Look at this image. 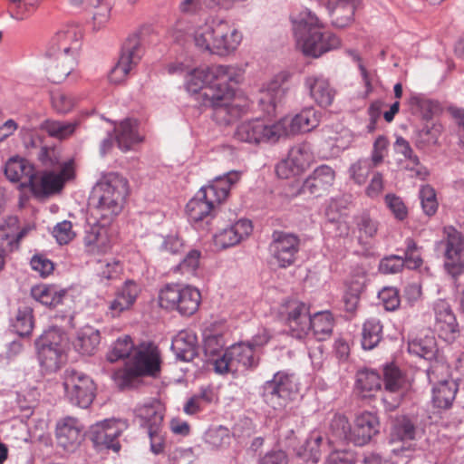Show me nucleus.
I'll return each instance as SVG.
<instances>
[{
	"label": "nucleus",
	"instance_id": "nucleus-1",
	"mask_svg": "<svg viewBox=\"0 0 464 464\" xmlns=\"http://www.w3.org/2000/svg\"><path fill=\"white\" fill-rule=\"evenodd\" d=\"M166 70L169 74H185L186 92L201 105L210 107L213 119L218 123L230 124L246 112V105L236 96L230 85L242 81L240 67L211 64L192 68L183 62H174L169 63Z\"/></svg>",
	"mask_w": 464,
	"mask_h": 464
},
{
	"label": "nucleus",
	"instance_id": "nucleus-2",
	"mask_svg": "<svg viewBox=\"0 0 464 464\" xmlns=\"http://www.w3.org/2000/svg\"><path fill=\"white\" fill-rule=\"evenodd\" d=\"M190 35L197 49L219 57L233 54L243 41V34L235 24L217 16L195 25Z\"/></svg>",
	"mask_w": 464,
	"mask_h": 464
},
{
	"label": "nucleus",
	"instance_id": "nucleus-3",
	"mask_svg": "<svg viewBox=\"0 0 464 464\" xmlns=\"http://www.w3.org/2000/svg\"><path fill=\"white\" fill-rule=\"evenodd\" d=\"M293 24L296 45L307 56L318 58L341 46L339 37L325 31L324 24L309 10L302 11Z\"/></svg>",
	"mask_w": 464,
	"mask_h": 464
},
{
	"label": "nucleus",
	"instance_id": "nucleus-4",
	"mask_svg": "<svg viewBox=\"0 0 464 464\" xmlns=\"http://www.w3.org/2000/svg\"><path fill=\"white\" fill-rule=\"evenodd\" d=\"M240 172L232 170L202 187L187 203L186 214L188 220L198 223L209 218L216 208L227 199L231 188L240 179Z\"/></svg>",
	"mask_w": 464,
	"mask_h": 464
},
{
	"label": "nucleus",
	"instance_id": "nucleus-5",
	"mask_svg": "<svg viewBox=\"0 0 464 464\" xmlns=\"http://www.w3.org/2000/svg\"><path fill=\"white\" fill-rule=\"evenodd\" d=\"M128 193V181L124 177L114 172L103 175L91 198L95 218L111 221L121 212Z\"/></svg>",
	"mask_w": 464,
	"mask_h": 464
},
{
	"label": "nucleus",
	"instance_id": "nucleus-6",
	"mask_svg": "<svg viewBox=\"0 0 464 464\" xmlns=\"http://www.w3.org/2000/svg\"><path fill=\"white\" fill-rule=\"evenodd\" d=\"M286 321L290 335L298 340L304 339L312 330L316 340L324 341L330 337L334 327L330 312H319L310 317L308 307L297 301L288 304Z\"/></svg>",
	"mask_w": 464,
	"mask_h": 464
},
{
	"label": "nucleus",
	"instance_id": "nucleus-7",
	"mask_svg": "<svg viewBox=\"0 0 464 464\" xmlns=\"http://www.w3.org/2000/svg\"><path fill=\"white\" fill-rule=\"evenodd\" d=\"M380 422L378 417L370 411L358 414L353 425L341 414H335L330 423V444L338 441H351L355 445L367 444L373 436L379 432Z\"/></svg>",
	"mask_w": 464,
	"mask_h": 464
},
{
	"label": "nucleus",
	"instance_id": "nucleus-8",
	"mask_svg": "<svg viewBox=\"0 0 464 464\" xmlns=\"http://www.w3.org/2000/svg\"><path fill=\"white\" fill-rule=\"evenodd\" d=\"M160 363L159 349L153 344L143 343L135 348L124 368L114 373V378L121 386H129L136 377L157 376L160 371Z\"/></svg>",
	"mask_w": 464,
	"mask_h": 464
},
{
	"label": "nucleus",
	"instance_id": "nucleus-9",
	"mask_svg": "<svg viewBox=\"0 0 464 464\" xmlns=\"http://www.w3.org/2000/svg\"><path fill=\"white\" fill-rule=\"evenodd\" d=\"M66 334L59 328H50L36 341L38 360L43 370L56 372L65 362Z\"/></svg>",
	"mask_w": 464,
	"mask_h": 464
},
{
	"label": "nucleus",
	"instance_id": "nucleus-10",
	"mask_svg": "<svg viewBox=\"0 0 464 464\" xmlns=\"http://www.w3.org/2000/svg\"><path fill=\"white\" fill-rule=\"evenodd\" d=\"M200 302V292L191 285H167L159 293L160 305L167 310L177 311L181 315L195 314Z\"/></svg>",
	"mask_w": 464,
	"mask_h": 464
},
{
	"label": "nucleus",
	"instance_id": "nucleus-11",
	"mask_svg": "<svg viewBox=\"0 0 464 464\" xmlns=\"http://www.w3.org/2000/svg\"><path fill=\"white\" fill-rule=\"evenodd\" d=\"M76 175L75 162L65 160L60 169H50L35 174L30 190L36 198H47L62 191L64 185L73 180Z\"/></svg>",
	"mask_w": 464,
	"mask_h": 464
},
{
	"label": "nucleus",
	"instance_id": "nucleus-12",
	"mask_svg": "<svg viewBox=\"0 0 464 464\" xmlns=\"http://www.w3.org/2000/svg\"><path fill=\"white\" fill-rule=\"evenodd\" d=\"M257 364L256 351L248 343L233 344L221 356L213 359L214 370L218 374H234L254 368Z\"/></svg>",
	"mask_w": 464,
	"mask_h": 464
},
{
	"label": "nucleus",
	"instance_id": "nucleus-13",
	"mask_svg": "<svg viewBox=\"0 0 464 464\" xmlns=\"http://www.w3.org/2000/svg\"><path fill=\"white\" fill-rule=\"evenodd\" d=\"M297 391L294 376L278 372L263 384L261 395L267 406L276 411H281L293 400Z\"/></svg>",
	"mask_w": 464,
	"mask_h": 464
},
{
	"label": "nucleus",
	"instance_id": "nucleus-14",
	"mask_svg": "<svg viewBox=\"0 0 464 464\" xmlns=\"http://www.w3.org/2000/svg\"><path fill=\"white\" fill-rule=\"evenodd\" d=\"M236 140L248 144L276 143L280 139L277 121L269 123L261 118L241 121L234 132Z\"/></svg>",
	"mask_w": 464,
	"mask_h": 464
},
{
	"label": "nucleus",
	"instance_id": "nucleus-15",
	"mask_svg": "<svg viewBox=\"0 0 464 464\" xmlns=\"http://www.w3.org/2000/svg\"><path fill=\"white\" fill-rule=\"evenodd\" d=\"M63 387L70 402L83 409L88 408L95 397L96 386L92 379L74 369L65 370Z\"/></svg>",
	"mask_w": 464,
	"mask_h": 464
},
{
	"label": "nucleus",
	"instance_id": "nucleus-16",
	"mask_svg": "<svg viewBox=\"0 0 464 464\" xmlns=\"http://www.w3.org/2000/svg\"><path fill=\"white\" fill-rule=\"evenodd\" d=\"M314 160L312 147L307 142L294 145L285 159L282 160L276 168L280 179H292L304 173Z\"/></svg>",
	"mask_w": 464,
	"mask_h": 464
},
{
	"label": "nucleus",
	"instance_id": "nucleus-17",
	"mask_svg": "<svg viewBox=\"0 0 464 464\" xmlns=\"http://www.w3.org/2000/svg\"><path fill=\"white\" fill-rule=\"evenodd\" d=\"M33 229L29 224L20 226L14 216L7 217L0 221V270L5 264L6 256L18 250L22 239Z\"/></svg>",
	"mask_w": 464,
	"mask_h": 464
},
{
	"label": "nucleus",
	"instance_id": "nucleus-18",
	"mask_svg": "<svg viewBox=\"0 0 464 464\" xmlns=\"http://www.w3.org/2000/svg\"><path fill=\"white\" fill-rule=\"evenodd\" d=\"M38 63L51 82L60 83L74 72L78 56L49 50L39 59Z\"/></svg>",
	"mask_w": 464,
	"mask_h": 464
},
{
	"label": "nucleus",
	"instance_id": "nucleus-19",
	"mask_svg": "<svg viewBox=\"0 0 464 464\" xmlns=\"http://www.w3.org/2000/svg\"><path fill=\"white\" fill-rule=\"evenodd\" d=\"M444 364L433 362L427 371L430 382L433 383L431 389V402L435 408L443 410L452 405L458 391V384L452 379L438 380V372L445 370Z\"/></svg>",
	"mask_w": 464,
	"mask_h": 464
},
{
	"label": "nucleus",
	"instance_id": "nucleus-20",
	"mask_svg": "<svg viewBox=\"0 0 464 464\" xmlns=\"http://www.w3.org/2000/svg\"><path fill=\"white\" fill-rule=\"evenodd\" d=\"M320 121L321 113L313 107L295 115H285L277 121L281 139L309 132L319 125Z\"/></svg>",
	"mask_w": 464,
	"mask_h": 464
},
{
	"label": "nucleus",
	"instance_id": "nucleus-21",
	"mask_svg": "<svg viewBox=\"0 0 464 464\" xmlns=\"http://www.w3.org/2000/svg\"><path fill=\"white\" fill-rule=\"evenodd\" d=\"M334 179V170L327 165H322L317 167L302 184L297 182L296 188L288 195L296 197L302 194H309L319 197L329 190Z\"/></svg>",
	"mask_w": 464,
	"mask_h": 464
},
{
	"label": "nucleus",
	"instance_id": "nucleus-22",
	"mask_svg": "<svg viewBox=\"0 0 464 464\" xmlns=\"http://www.w3.org/2000/svg\"><path fill=\"white\" fill-rule=\"evenodd\" d=\"M127 428L128 422L126 420H104L92 426L91 437L96 445L111 449L113 451L117 452L121 448L117 439Z\"/></svg>",
	"mask_w": 464,
	"mask_h": 464
},
{
	"label": "nucleus",
	"instance_id": "nucleus-23",
	"mask_svg": "<svg viewBox=\"0 0 464 464\" xmlns=\"http://www.w3.org/2000/svg\"><path fill=\"white\" fill-rule=\"evenodd\" d=\"M287 74L280 72L262 86L258 103L265 112L275 113L277 107L284 102L287 92V88L285 86Z\"/></svg>",
	"mask_w": 464,
	"mask_h": 464
},
{
	"label": "nucleus",
	"instance_id": "nucleus-24",
	"mask_svg": "<svg viewBox=\"0 0 464 464\" xmlns=\"http://www.w3.org/2000/svg\"><path fill=\"white\" fill-rule=\"evenodd\" d=\"M111 221L100 219L88 224L83 237L85 251L92 256L106 254L111 248V238L107 225Z\"/></svg>",
	"mask_w": 464,
	"mask_h": 464
},
{
	"label": "nucleus",
	"instance_id": "nucleus-25",
	"mask_svg": "<svg viewBox=\"0 0 464 464\" xmlns=\"http://www.w3.org/2000/svg\"><path fill=\"white\" fill-rule=\"evenodd\" d=\"M304 87L310 99L318 106L327 108L333 104L336 92L325 75L319 72L306 75Z\"/></svg>",
	"mask_w": 464,
	"mask_h": 464
},
{
	"label": "nucleus",
	"instance_id": "nucleus-26",
	"mask_svg": "<svg viewBox=\"0 0 464 464\" xmlns=\"http://www.w3.org/2000/svg\"><path fill=\"white\" fill-rule=\"evenodd\" d=\"M57 444L66 451H74L84 438L83 426L72 417H64L56 423Z\"/></svg>",
	"mask_w": 464,
	"mask_h": 464
},
{
	"label": "nucleus",
	"instance_id": "nucleus-27",
	"mask_svg": "<svg viewBox=\"0 0 464 464\" xmlns=\"http://www.w3.org/2000/svg\"><path fill=\"white\" fill-rule=\"evenodd\" d=\"M82 30L76 24L63 25L50 41V51L78 56L82 46Z\"/></svg>",
	"mask_w": 464,
	"mask_h": 464
},
{
	"label": "nucleus",
	"instance_id": "nucleus-28",
	"mask_svg": "<svg viewBox=\"0 0 464 464\" xmlns=\"http://www.w3.org/2000/svg\"><path fill=\"white\" fill-rule=\"evenodd\" d=\"M435 330L446 343H453L459 335V325L450 304L439 300L434 305Z\"/></svg>",
	"mask_w": 464,
	"mask_h": 464
},
{
	"label": "nucleus",
	"instance_id": "nucleus-29",
	"mask_svg": "<svg viewBox=\"0 0 464 464\" xmlns=\"http://www.w3.org/2000/svg\"><path fill=\"white\" fill-rule=\"evenodd\" d=\"M444 266L453 276L464 270V235L453 228L448 231Z\"/></svg>",
	"mask_w": 464,
	"mask_h": 464
},
{
	"label": "nucleus",
	"instance_id": "nucleus-30",
	"mask_svg": "<svg viewBox=\"0 0 464 464\" xmlns=\"http://www.w3.org/2000/svg\"><path fill=\"white\" fill-rule=\"evenodd\" d=\"M253 226L248 219H239L218 231L214 236V244L219 249L232 247L245 240L252 233Z\"/></svg>",
	"mask_w": 464,
	"mask_h": 464
},
{
	"label": "nucleus",
	"instance_id": "nucleus-31",
	"mask_svg": "<svg viewBox=\"0 0 464 464\" xmlns=\"http://www.w3.org/2000/svg\"><path fill=\"white\" fill-rule=\"evenodd\" d=\"M298 250V239L291 234L275 233L270 251L280 267L291 266Z\"/></svg>",
	"mask_w": 464,
	"mask_h": 464
},
{
	"label": "nucleus",
	"instance_id": "nucleus-32",
	"mask_svg": "<svg viewBox=\"0 0 464 464\" xmlns=\"http://www.w3.org/2000/svg\"><path fill=\"white\" fill-rule=\"evenodd\" d=\"M140 293V285L132 280H127L108 303L107 314L111 317H119L122 313L130 310Z\"/></svg>",
	"mask_w": 464,
	"mask_h": 464
},
{
	"label": "nucleus",
	"instance_id": "nucleus-33",
	"mask_svg": "<svg viewBox=\"0 0 464 464\" xmlns=\"http://www.w3.org/2000/svg\"><path fill=\"white\" fill-rule=\"evenodd\" d=\"M4 172L9 181L20 182L21 188H30L36 174L34 166L20 156L8 159L5 164Z\"/></svg>",
	"mask_w": 464,
	"mask_h": 464
},
{
	"label": "nucleus",
	"instance_id": "nucleus-34",
	"mask_svg": "<svg viewBox=\"0 0 464 464\" xmlns=\"http://www.w3.org/2000/svg\"><path fill=\"white\" fill-rule=\"evenodd\" d=\"M113 132L117 146L122 152L134 150V147L142 142L144 138L138 121L133 119L120 121L114 127Z\"/></svg>",
	"mask_w": 464,
	"mask_h": 464
},
{
	"label": "nucleus",
	"instance_id": "nucleus-35",
	"mask_svg": "<svg viewBox=\"0 0 464 464\" xmlns=\"http://www.w3.org/2000/svg\"><path fill=\"white\" fill-rule=\"evenodd\" d=\"M164 413L163 404L155 399L140 403L134 410L136 420L140 426L147 428V430L161 427Z\"/></svg>",
	"mask_w": 464,
	"mask_h": 464
},
{
	"label": "nucleus",
	"instance_id": "nucleus-36",
	"mask_svg": "<svg viewBox=\"0 0 464 464\" xmlns=\"http://www.w3.org/2000/svg\"><path fill=\"white\" fill-rule=\"evenodd\" d=\"M415 438V428L412 422L406 417H400L393 421L391 430V441L401 442V446L394 447L392 451L399 455L411 447V441Z\"/></svg>",
	"mask_w": 464,
	"mask_h": 464
},
{
	"label": "nucleus",
	"instance_id": "nucleus-37",
	"mask_svg": "<svg viewBox=\"0 0 464 464\" xmlns=\"http://www.w3.org/2000/svg\"><path fill=\"white\" fill-rule=\"evenodd\" d=\"M66 295V290L55 285L39 284L31 288V296L36 302L48 307H56Z\"/></svg>",
	"mask_w": 464,
	"mask_h": 464
},
{
	"label": "nucleus",
	"instance_id": "nucleus-38",
	"mask_svg": "<svg viewBox=\"0 0 464 464\" xmlns=\"http://www.w3.org/2000/svg\"><path fill=\"white\" fill-rule=\"evenodd\" d=\"M358 0H329L330 14L334 25L345 27L353 19Z\"/></svg>",
	"mask_w": 464,
	"mask_h": 464
},
{
	"label": "nucleus",
	"instance_id": "nucleus-39",
	"mask_svg": "<svg viewBox=\"0 0 464 464\" xmlns=\"http://www.w3.org/2000/svg\"><path fill=\"white\" fill-rule=\"evenodd\" d=\"M101 337L97 329L85 325L77 332L73 347L82 355H92L98 349Z\"/></svg>",
	"mask_w": 464,
	"mask_h": 464
},
{
	"label": "nucleus",
	"instance_id": "nucleus-40",
	"mask_svg": "<svg viewBox=\"0 0 464 464\" xmlns=\"http://www.w3.org/2000/svg\"><path fill=\"white\" fill-rule=\"evenodd\" d=\"M347 200L343 198H331L324 208V215L330 222L338 223L337 229L340 236H347L350 227L345 220Z\"/></svg>",
	"mask_w": 464,
	"mask_h": 464
},
{
	"label": "nucleus",
	"instance_id": "nucleus-41",
	"mask_svg": "<svg viewBox=\"0 0 464 464\" xmlns=\"http://www.w3.org/2000/svg\"><path fill=\"white\" fill-rule=\"evenodd\" d=\"M144 54V47L142 45L140 34L133 33L126 39L119 60L132 70L139 64Z\"/></svg>",
	"mask_w": 464,
	"mask_h": 464
},
{
	"label": "nucleus",
	"instance_id": "nucleus-42",
	"mask_svg": "<svg viewBox=\"0 0 464 464\" xmlns=\"http://www.w3.org/2000/svg\"><path fill=\"white\" fill-rule=\"evenodd\" d=\"M197 337L188 331L179 332L171 343V349L176 356L185 362H188L196 355Z\"/></svg>",
	"mask_w": 464,
	"mask_h": 464
},
{
	"label": "nucleus",
	"instance_id": "nucleus-43",
	"mask_svg": "<svg viewBox=\"0 0 464 464\" xmlns=\"http://www.w3.org/2000/svg\"><path fill=\"white\" fill-rule=\"evenodd\" d=\"M380 375L372 370H362L356 375L355 392L362 398L371 397L381 389Z\"/></svg>",
	"mask_w": 464,
	"mask_h": 464
},
{
	"label": "nucleus",
	"instance_id": "nucleus-44",
	"mask_svg": "<svg viewBox=\"0 0 464 464\" xmlns=\"http://www.w3.org/2000/svg\"><path fill=\"white\" fill-rule=\"evenodd\" d=\"M91 7L94 8L90 26L92 32H99L107 27L111 21L112 4L110 0H92Z\"/></svg>",
	"mask_w": 464,
	"mask_h": 464
},
{
	"label": "nucleus",
	"instance_id": "nucleus-45",
	"mask_svg": "<svg viewBox=\"0 0 464 464\" xmlns=\"http://www.w3.org/2000/svg\"><path fill=\"white\" fill-rule=\"evenodd\" d=\"M408 351L410 353L422 357L425 360H432L438 353L434 336L427 334L409 341Z\"/></svg>",
	"mask_w": 464,
	"mask_h": 464
},
{
	"label": "nucleus",
	"instance_id": "nucleus-46",
	"mask_svg": "<svg viewBox=\"0 0 464 464\" xmlns=\"http://www.w3.org/2000/svg\"><path fill=\"white\" fill-rule=\"evenodd\" d=\"M385 390L390 392H397L402 395L410 386V381L394 365H388L384 369Z\"/></svg>",
	"mask_w": 464,
	"mask_h": 464
},
{
	"label": "nucleus",
	"instance_id": "nucleus-47",
	"mask_svg": "<svg viewBox=\"0 0 464 464\" xmlns=\"http://www.w3.org/2000/svg\"><path fill=\"white\" fill-rule=\"evenodd\" d=\"M247 0H182L179 4V10L182 13H193L203 6H218L225 10L233 8L237 4Z\"/></svg>",
	"mask_w": 464,
	"mask_h": 464
},
{
	"label": "nucleus",
	"instance_id": "nucleus-48",
	"mask_svg": "<svg viewBox=\"0 0 464 464\" xmlns=\"http://www.w3.org/2000/svg\"><path fill=\"white\" fill-rule=\"evenodd\" d=\"M323 437L319 431L314 430L298 450L297 455L304 461H311L315 464L319 461L321 457L320 445Z\"/></svg>",
	"mask_w": 464,
	"mask_h": 464
},
{
	"label": "nucleus",
	"instance_id": "nucleus-49",
	"mask_svg": "<svg viewBox=\"0 0 464 464\" xmlns=\"http://www.w3.org/2000/svg\"><path fill=\"white\" fill-rule=\"evenodd\" d=\"M382 325L379 319L370 318L362 327V345L365 350L374 348L382 339Z\"/></svg>",
	"mask_w": 464,
	"mask_h": 464
},
{
	"label": "nucleus",
	"instance_id": "nucleus-50",
	"mask_svg": "<svg viewBox=\"0 0 464 464\" xmlns=\"http://www.w3.org/2000/svg\"><path fill=\"white\" fill-rule=\"evenodd\" d=\"M75 126L73 122L47 120L41 124L40 130L46 131L51 137L62 140L72 135Z\"/></svg>",
	"mask_w": 464,
	"mask_h": 464
},
{
	"label": "nucleus",
	"instance_id": "nucleus-51",
	"mask_svg": "<svg viewBox=\"0 0 464 464\" xmlns=\"http://www.w3.org/2000/svg\"><path fill=\"white\" fill-rule=\"evenodd\" d=\"M204 440L214 449H220L230 444L231 436L227 428L218 426L209 428L205 435Z\"/></svg>",
	"mask_w": 464,
	"mask_h": 464
},
{
	"label": "nucleus",
	"instance_id": "nucleus-52",
	"mask_svg": "<svg viewBox=\"0 0 464 464\" xmlns=\"http://www.w3.org/2000/svg\"><path fill=\"white\" fill-rule=\"evenodd\" d=\"M359 231V240L372 238L378 231V222L372 218L369 213L362 212L354 218Z\"/></svg>",
	"mask_w": 464,
	"mask_h": 464
},
{
	"label": "nucleus",
	"instance_id": "nucleus-53",
	"mask_svg": "<svg viewBox=\"0 0 464 464\" xmlns=\"http://www.w3.org/2000/svg\"><path fill=\"white\" fill-rule=\"evenodd\" d=\"M134 350L135 347L133 346L131 339L125 335L117 339L111 350L109 352L107 358L111 362L123 358H127L128 361L131 357Z\"/></svg>",
	"mask_w": 464,
	"mask_h": 464
},
{
	"label": "nucleus",
	"instance_id": "nucleus-54",
	"mask_svg": "<svg viewBox=\"0 0 464 464\" xmlns=\"http://www.w3.org/2000/svg\"><path fill=\"white\" fill-rule=\"evenodd\" d=\"M354 140L353 133L346 128H341L326 137V142L338 153L348 149Z\"/></svg>",
	"mask_w": 464,
	"mask_h": 464
},
{
	"label": "nucleus",
	"instance_id": "nucleus-55",
	"mask_svg": "<svg viewBox=\"0 0 464 464\" xmlns=\"http://www.w3.org/2000/svg\"><path fill=\"white\" fill-rule=\"evenodd\" d=\"M12 326L20 336L29 335L34 328L33 311L30 308L18 310Z\"/></svg>",
	"mask_w": 464,
	"mask_h": 464
},
{
	"label": "nucleus",
	"instance_id": "nucleus-56",
	"mask_svg": "<svg viewBox=\"0 0 464 464\" xmlns=\"http://www.w3.org/2000/svg\"><path fill=\"white\" fill-rule=\"evenodd\" d=\"M373 163L369 159H360L353 163L349 169L350 178L358 185H362L373 168Z\"/></svg>",
	"mask_w": 464,
	"mask_h": 464
},
{
	"label": "nucleus",
	"instance_id": "nucleus-57",
	"mask_svg": "<svg viewBox=\"0 0 464 464\" xmlns=\"http://www.w3.org/2000/svg\"><path fill=\"white\" fill-rule=\"evenodd\" d=\"M420 199L424 213L432 216L438 209V201L435 190L430 185H424L420 190Z\"/></svg>",
	"mask_w": 464,
	"mask_h": 464
},
{
	"label": "nucleus",
	"instance_id": "nucleus-58",
	"mask_svg": "<svg viewBox=\"0 0 464 464\" xmlns=\"http://www.w3.org/2000/svg\"><path fill=\"white\" fill-rule=\"evenodd\" d=\"M52 234L59 245L70 243L76 236L75 232L72 230V222L68 220L57 223L53 227Z\"/></svg>",
	"mask_w": 464,
	"mask_h": 464
},
{
	"label": "nucleus",
	"instance_id": "nucleus-59",
	"mask_svg": "<svg viewBox=\"0 0 464 464\" xmlns=\"http://www.w3.org/2000/svg\"><path fill=\"white\" fill-rule=\"evenodd\" d=\"M188 22L183 19H179L169 25L166 37L174 43L182 44L186 41L188 35Z\"/></svg>",
	"mask_w": 464,
	"mask_h": 464
},
{
	"label": "nucleus",
	"instance_id": "nucleus-60",
	"mask_svg": "<svg viewBox=\"0 0 464 464\" xmlns=\"http://www.w3.org/2000/svg\"><path fill=\"white\" fill-rule=\"evenodd\" d=\"M403 164L402 160H398V165L408 172L411 178H417L419 179H424L429 175V170L424 167L419 160L418 156H414Z\"/></svg>",
	"mask_w": 464,
	"mask_h": 464
},
{
	"label": "nucleus",
	"instance_id": "nucleus-61",
	"mask_svg": "<svg viewBox=\"0 0 464 464\" xmlns=\"http://www.w3.org/2000/svg\"><path fill=\"white\" fill-rule=\"evenodd\" d=\"M184 247L185 244L183 239H181L178 234L170 233L162 237L160 250L171 255H178L184 250Z\"/></svg>",
	"mask_w": 464,
	"mask_h": 464
},
{
	"label": "nucleus",
	"instance_id": "nucleus-62",
	"mask_svg": "<svg viewBox=\"0 0 464 464\" xmlns=\"http://www.w3.org/2000/svg\"><path fill=\"white\" fill-rule=\"evenodd\" d=\"M378 298L387 311H394L400 305L399 293L395 287H383L379 292Z\"/></svg>",
	"mask_w": 464,
	"mask_h": 464
},
{
	"label": "nucleus",
	"instance_id": "nucleus-63",
	"mask_svg": "<svg viewBox=\"0 0 464 464\" xmlns=\"http://www.w3.org/2000/svg\"><path fill=\"white\" fill-rule=\"evenodd\" d=\"M122 265L120 260L116 258L99 262L98 273L102 278L113 279L120 275Z\"/></svg>",
	"mask_w": 464,
	"mask_h": 464
},
{
	"label": "nucleus",
	"instance_id": "nucleus-64",
	"mask_svg": "<svg viewBox=\"0 0 464 464\" xmlns=\"http://www.w3.org/2000/svg\"><path fill=\"white\" fill-rule=\"evenodd\" d=\"M31 268L42 277L50 276L53 269V263L43 255H34L30 260Z\"/></svg>",
	"mask_w": 464,
	"mask_h": 464
}]
</instances>
